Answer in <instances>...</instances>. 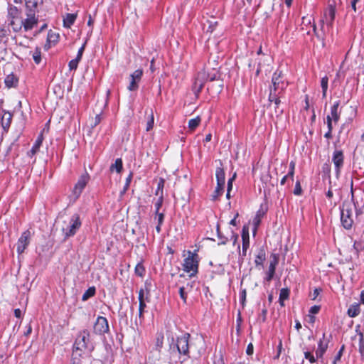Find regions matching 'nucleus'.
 <instances>
[{
    "mask_svg": "<svg viewBox=\"0 0 364 364\" xmlns=\"http://www.w3.org/2000/svg\"><path fill=\"white\" fill-rule=\"evenodd\" d=\"M56 223L58 224L60 223L65 238L73 235L81 224L77 215L71 218L64 215L60 216L58 218Z\"/></svg>",
    "mask_w": 364,
    "mask_h": 364,
    "instance_id": "f257e3e1",
    "label": "nucleus"
},
{
    "mask_svg": "<svg viewBox=\"0 0 364 364\" xmlns=\"http://www.w3.org/2000/svg\"><path fill=\"white\" fill-rule=\"evenodd\" d=\"M288 86V82L284 79L282 73L277 70L272 77V85L269 87L270 97L275 95H282Z\"/></svg>",
    "mask_w": 364,
    "mask_h": 364,
    "instance_id": "f03ea898",
    "label": "nucleus"
},
{
    "mask_svg": "<svg viewBox=\"0 0 364 364\" xmlns=\"http://www.w3.org/2000/svg\"><path fill=\"white\" fill-rule=\"evenodd\" d=\"M198 255L196 252L188 251L187 256L183 260V269L189 274L190 277H193L198 273Z\"/></svg>",
    "mask_w": 364,
    "mask_h": 364,
    "instance_id": "7ed1b4c3",
    "label": "nucleus"
},
{
    "mask_svg": "<svg viewBox=\"0 0 364 364\" xmlns=\"http://www.w3.org/2000/svg\"><path fill=\"white\" fill-rule=\"evenodd\" d=\"M90 343V333L88 331H84L80 333L76 338L74 343L73 355L81 356L82 353L87 348V345Z\"/></svg>",
    "mask_w": 364,
    "mask_h": 364,
    "instance_id": "20e7f679",
    "label": "nucleus"
},
{
    "mask_svg": "<svg viewBox=\"0 0 364 364\" xmlns=\"http://www.w3.org/2000/svg\"><path fill=\"white\" fill-rule=\"evenodd\" d=\"M89 181L90 176L88 173H85V174H82L80 177L77 183L75 185L71 194L69 196L70 201H76V200L80 197L82 190L85 188Z\"/></svg>",
    "mask_w": 364,
    "mask_h": 364,
    "instance_id": "39448f33",
    "label": "nucleus"
},
{
    "mask_svg": "<svg viewBox=\"0 0 364 364\" xmlns=\"http://www.w3.org/2000/svg\"><path fill=\"white\" fill-rule=\"evenodd\" d=\"M341 221L344 228L350 229L353 223L352 211L348 208L343 207L341 210Z\"/></svg>",
    "mask_w": 364,
    "mask_h": 364,
    "instance_id": "423d86ee",
    "label": "nucleus"
},
{
    "mask_svg": "<svg viewBox=\"0 0 364 364\" xmlns=\"http://www.w3.org/2000/svg\"><path fill=\"white\" fill-rule=\"evenodd\" d=\"M31 232L29 230L24 231L19 237L16 246L18 255L22 254L27 248L30 243Z\"/></svg>",
    "mask_w": 364,
    "mask_h": 364,
    "instance_id": "0eeeda50",
    "label": "nucleus"
},
{
    "mask_svg": "<svg viewBox=\"0 0 364 364\" xmlns=\"http://www.w3.org/2000/svg\"><path fill=\"white\" fill-rule=\"evenodd\" d=\"M36 14L32 11H26V18L23 19V26L25 31H30L37 26L38 20L36 17Z\"/></svg>",
    "mask_w": 364,
    "mask_h": 364,
    "instance_id": "6e6552de",
    "label": "nucleus"
},
{
    "mask_svg": "<svg viewBox=\"0 0 364 364\" xmlns=\"http://www.w3.org/2000/svg\"><path fill=\"white\" fill-rule=\"evenodd\" d=\"M190 335L186 333L178 338L176 342L177 349L181 354L187 355L188 353V339Z\"/></svg>",
    "mask_w": 364,
    "mask_h": 364,
    "instance_id": "1a4fd4ad",
    "label": "nucleus"
},
{
    "mask_svg": "<svg viewBox=\"0 0 364 364\" xmlns=\"http://www.w3.org/2000/svg\"><path fill=\"white\" fill-rule=\"evenodd\" d=\"M301 26V30L305 31L306 34H310L311 28H312L314 33L316 32V27L314 23V18L311 15L302 17Z\"/></svg>",
    "mask_w": 364,
    "mask_h": 364,
    "instance_id": "9d476101",
    "label": "nucleus"
},
{
    "mask_svg": "<svg viewBox=\"0 0 364 364\" xmlns=\"http://www.w3.org/2000/svg\"><path fill=\"white\" fill-rule=\"evenodd\" d=\"M94 330L95 333L102 334L109 331V325L106 318L103 316H98L95 325Z\"/></svg>",
    "mask_w": 364,
    "mask_h": 364,
    "instance_id": "9b49d317",
    "label": "nucleus"
},
{
    "mask_svg": "<svg viewBox=\"0 0 364 364\" xmlns=\"http://www.w3.org/2000/svg\"><path fill=\"white\" fill-rule=\"evenodd\" d=\"M204 73H198L195 79L193 85V91L196 95H198L204 86Z\"/></svg>",
    "mask_w": 364,
    "mask_h": 364,
    "instance_id": "f8f14e48",
    "label": "nucleus"
},
{
    "mask_svg": "<svg viewBox=\"0 0 364 364\" xmlns=\"http://www.w3.org/2000/svg\"><path fill=\"white\" fill-rule=\"evenodd\" d=\"M332 161L334 164V166L336 169L337 173H339L340 168L343 165V152L340 150L334 151L333 154Z\"/></svg>",
    "mask_w": 364,
    "mask_h": 364,
    "instance_id": "ddd939ff",
    "label": "nucleus"
},
{
    "mask_svg": "<svg viewBox=\"0 0 364 364\" xmlns=\"http://www.w3.org/2000/svg\"><path fill=\"white\" fill-rule=\"evenodd\" d=\"M294 169H295V163H294V161H291L289 164V168L288 173L281 180V182H280L281 185H284L287 182L293 181Z\"/></svg>",
    "mask_w": 364,
    "mask_h": 364,
    "instance_id": "4468645a",
    "label": "nucleus"
},
{
    "mask_svg": "<svg viewBox=\"0 0 364 364\" xmlns=\"http://www.w3.org/2000/svg\"><path fill=\"white\" fill-rule=\"evenodd\" d=\"M26 11L36 13L38 6L43 4V0H24Z\"/></svg>",
    "mask_w": 364,
    "mask_h": 364,
    "instance_id": "2eb2a0df",
    "label": "nucleus"
},
{
    "mask_svg": "<svg viewBox=\"0 0 364 364\" xmlns=\"http://www.w3.org/2000/svg\"><path fill=\"white\" fill-rule=\"evenodd\" d=\"M9 25L14 32H19L23 28V19L21 18V16L16 17V18H11L9 19Z\"/></svg>",
    "mask_w": 364,
    "mask_h": 364,
    "instance_id": "dca6fc26",
    "label": "nucleus"
},
{
    "mask_svg": "<svg viewBox=\"0 0 364 364\" xmlns=\"http://www.w3.org/2000/svg\"><path fill=\"white\" fill-rule=\"evenodd\" d=\"M7 11L9 20L11 18H16V17L20 16L21 14V11L20 9L11 4H8Z\"/></svg>",
    "mask_w": 364,
    "mask_h": 364,
    "instance_id": "f3484780",
    "label": "nucleus"
},
{
    "mask_svg": "<svg viewBox=\"0 0 364 364\" xmlns=\"http://www.w3.org/2000/svg\"><path fill=\"white\" fill-rule=\"evenodd\" d=\"M43 140V135L40 134L38 136L37 139L36 140L35 144L33 146L32 149L28 152V155L30 157L33 156L38 151V150L42 144Z\"/></svg>",
    "mask_w": 364,
    "mask_h": 364,
    "instance_id": "a211bd4d",
    "label": "nucleus"
},
{
    "mask_svg": "<svg viewBox=\"0 0 364 364\" xmlns=\"http://www.w3.org/2000/svg\"><path fill=\"white\" fill-rule=\"evenodd\" d=\"M277 264V259L274 257V259L270 262L269 266V269H268V272H267V277H266L265 279L267 282H270L272 279V278L274 275Z\"/></svg>",
    "mask_w": 364,
    "mask_h": 364,
    "instance_id": "6ab92c4d",
    "label": "nucleus"
},
{
    "mask_svg": "<svg viewBox=\"0 0 364 364\" xmlns=\"http://www.w3.org/2000/svg\"><path fill=\"white\" fill-rule=\"evenodd\" d=\"M11 119H12V114L10 112H4V114H3L2 118H1V124H2V127L4 130H6L9 128L11 122Z\"/></svg>",
    "mask_w": 364,
    "mask_h": 364,
    "instance_id": "aec40b11",
    "label": "nucleus"
},
{
    "mask_svg": "<svg viewBox=\"0 0 364 364\" xmlns=\"http://www.w3.org/2000/svg\"><path fill=\"white\" fill-rule=\"evenodd\" d=\"M340 105L339 101L334 102L331 109V117L333 118L334 122H337L339 119L340 114L338 112V107Z\"/></svg>",
    "mask_w": 364,
    "mask_h": 364,
    "instance_id": "412c9836",
    "label": "nucleus"
},
{
    "mask_svg": "<svg viewBox=\"0 0 364 364\" xmlns=\"http://www.w3.org/2000/svg\"><path fill=\"white\" fill-rule=\"evenodd\" d=\"M4 82L6 87H14L18 84V78L14 74H10L6 77Z\"/></svg>",
    "mask_w": 364,
    "mask_h": 364,
    "instance_id": "4be33fe9",
    "label": "nucleus"
},
{
    "mask_svg": "<svg viewBox=\"0 0 364 364\" xmlns=\"http://www.w3.org/2000/svg\"><path fill=\"white\" fill-rule=\"evenodd\" d=\"M76 15L74 14H67L63 18V25L65 27L70 28L75 22Z\"/></svg>",
    "mask_w": 364,
    "mask_h": 364,
    "instance_id": "5701e85b",
    "label": "nucleus"
},
{
    "mask_svg": "<svg viewBox=\"0 0 364 364\" xmlns=\"http://www.w3.org/2000/svg\"><path fill=\"white\" fill-rule=\"evenodd\" d=\"M216 178L217 183H218L219 186H225V172L223 168H218L216 169Z\"/></svg>",
    "mask_w": 364,
    "mask_h": 364,
    "instance_id": "b1692460",
    "label": "nucleus"
},
{
    "mask_svg": "<svg viewBox=\"0 0 364 364\" xmlns=\"http://www.w3.org/2000/svg\"><path fill=\"white\" fill-rule=\"evenodd\" d=\"M242 246L246 245L250 246L249 228L247 225L243 226L242 231Z\"/></svg>",
    "mask_w": 364,
    "mask_h": 364,
    "instance_id": "393cba45",
    "label": "nucleus"
},
{
    "mask_svg": "<svg viewBox=\"0 0 364 364\" xmlns=\"http://www.w3.org/2000/svg\"><path fill=\"white\" fill-rule=\"evenodd\" d=\"M164 336L162 333L156 335L154 342V346L152 349L161 350L163 347Z\"/></svg>",
    "mask_w": 364,
    "mask_h": 364,
    "instance_id": "a878e982",
    "label": "nucleus"
},
{
    "mask_svg": "<svg viewBox=\"0 0 364 364\" xmlns=\"http://www.w3.org/2000/svg\"><path fill=\"white\" fill-rule=\"evenodd\" d=\"M327 349V344L324 343L321 339L318 343V348L316 351V355L318 358H321Z\"/></svg>",
    "mask_w": 364,
    "mask_h": 364,
    "instance_id": "bb28decb",
    "label": "nucleus"
},
{
    "mask_svg": "<svg viewBox=\"0 0 364 364\" xmlns=\"http://www.w3.org/2000/svg\"><path fill=\"white\" fill-rule=\"evenodd\" d=\"M358 351L362 359H364V336L362 332L358 333Z\"/></svg>",
    "mask_w": 364,
    "mask_h": 364,
    "instance_id": "cd10ccee",
    "label": "nucleus"
},
{
    "mask_svg": "<svg viewBox=\"0 0 364 364\" xmlns=\"http://www.w3.org/2000/svg\"><path fill=\"white\" fill-rule=\"evenodd\" d=\"M201 122V119L199 116L193 118V119H191L189 121H188V129L193 132L194 131L196 127L200 124Z\"/></svg>",
    "mask_w": 364,
    "mask_h": 364,
    "instance_id": "c85d7f7f",
    "label": "nucleus"
},
{
    "mask_svg": "<svg viewBox=\"0 0 364 364\" xmlns=\"http://www.w3.org/2000/svg\"><path fill=\"white\" fill-rule=\"evenodd\" d=\"M262 215H263V214L260 211H258L256 215L255 216V218H253L252 223H253V225H254V229H253L254 234L257 231V230L261 223Z\"/></svg>",
    "mask_w": 364,
    "mask_h": 364,
    "instance_id": "c756f323",
    "label": "nucleus"
},
{
    "mask_svg": "<svg viewBox=\"0 0 364 364\" xmlns=\"http://www.w3.org/2000/svg\"><path fill=\"white\" fill-rule=\"evenodd\" d=\"M325 17L326 18V21H328L330 23H331L333 21L335 18V9L332 6H331L326 11Z\"/></svg>",
    "mask_w": 364,
    "mask_h": 364,
    "instance_id": "7c9ffc66",
    "label": "nucleus"
},
{
    "mask_svg": "<svg viewBox=\"0 0 364 364\" xmlns=\"http://www.w3.org/2000/svg\"><path fill=\"white\" fill-rule=\"evenodd\" d=\"M161 358V350L152 349L150 351L149 359L152 362L155 363L159 360Z\"/></svg>",
    "mask_w": 364,
    "mask_h": 364,
    "instance_id": "2f4dec72",
    "label": "nucleus"
},
{
    "mask_svg": "<svg viewBox=\"0 0 364 364\" xmlns=\"http://www.w3.org/2000/svg\"><path fill=\"white\" fill-rule=\"evenodd\" d=\"M328 77L327 76L323 77L321 80V86L322 88L323 97H326V92L328 90Z\"/></svg>",
    "mask_w": 364,
    "mask_h": 364,
    "instance_id": "473e14b6",
    "label": "nucleus"
},
{
    "mask_svg": "<svg viewBox=\"0 0 364 364\" xmlns=\"http://www.w3.org/2000/svg\"><path fill=\"white\" fill-rule=\"evenodd\" d=\"M111 171L115 170L117 173H120L122 169V161L121 159H117L114 164L110 167Z\"/></svg>",
    "mask_w": 364,
    "mask_h": 364,
    "instance_id": "72a5a7b5",
    "label": "nucleus"
},
{
    "mask_svg": "<svg viewBox=\"0 0 364 364\" xmlns=\"http://www.w3.org/2000/svg\"><path fill=\"white\" fill-rule=\"evenodd\" d=\"M264 260H265V253L263 251H260L255 258V263L256 266H261V265H262Z\"/></svg>",
    "mask_w": 364,
    "mask_h": 364,
    "instance_id": "f704fd0d",
    "label": "nucleus"
},
{
    "mask_svg": "<svg viewBox=\"0 0 364 364\" xmlns=\"http://www.w3.org/2000/svg\"><path fill=\"white\" fill-rule=\"evenodd\" d=\"M188 285H186L184 287H181L179 288V294L181 299L183 301L184 303L186 302V298L188 294Z\"/></svg>",
    "mask_w": 364,
    "mask_h": 364,
    "instance_id": "c9c22d12",
    "label": "nucleus"
},
{
    "mask_svg": "<svg viewBox=\"0 0 364 364\" xmlns=\"http://www.w3.org/2000/svg\"><path fill=\"white\" fill-rule=\"evenodd\" d=\"M33 58L36 64H39L41 61V48H36L33 53Z\"/></svg>",
    "mask_w": 364,
    "mask_h": 364,
    "instance_id": "e433bc0d",
    "label": "nucleus"
},
{
    "mask_svg": "<svg viewBox=\"0 0 364 364\" xmlns=\"http://www.w3.org/2000/svg\"><path fill=\"white\" fill-rule=\"evenodd\" d=\"M154 220L157 221L159 225H162L164 220V213L155 211Z\"/></svg>",
    "mask_w": 364,
    "mask_h": 364,
    "instance_id": "4c0bfd02",
    "label": "nucleus"
},
{
    "mask_svg": "<svg viewBox=\"0 0 364 364\" xmlns=\"http://www.w3.org/2000/svg\"><path fill=\"white\" fill-rule=\"evenodd\" d=\"M143 75V70L141 69L136 70L132 74L130 75V78H134V80H137L140 81Z\"/></svg>",
    "mask_w": 364,
    "mask_h": 364,
    "instance_id": "58836bf2",
    "label": "nucleus"
},
{
    "mask_svg": "<svg viewBox=\"0 0 364 364\" xmlns=\"http://www.w3.org/2000/svg\"><path fill=\"white\" fill-rule=\"evenodd\" d=\"M139 81L137 80H134V78H130V82L128 86V90L130 91H134L138 89V83Z\"/></svg>",
    "mask_w": 364,
    "mask_h": 364,
    "instance_id": "ea45409f",
    "label": "nucleus"
},
{
    "mask_svg": "<svg viewBox=\"0 0 364 364\" xmlns=\"http://www.w3.org/2000/svg\"><path fill=\"white\" fill-rule=\"evenodd\" d=\"M146 302L149 301L148 296L145 295V291L143 289H141L139 291V302Z\"/></svg>",
    "mask_w": 364,
    "mask_h": 364,
    "instance_id": "a19ab883",
    "label": "nucleus"
},
{
    "mask_svg": "<svg viewBox=\"0 0 364 364\" xmlns=\"http://www.w3.org/2000/svg\"><path fill=\"white\" fill-rule=\"evenodd\" d=\"M145 269L141 264H137L135 267V273L139 277H142L144 274Z\"/></svg>",
    "mask_w": 364,
    "mask_h": 364,
    "instance_id": "79ce46f5",
    "label": "nucleus"
},
{
    "mask_svg": "<svg viewBox=\"0 0 364 364\" xmlns=\"http://www.w3.org/2000/svg\"><path fill=\"white\" fill-rule=\"evenodd\" d=\"M289 291L287 289H282L279 293V300L285 301L288 299Z\"/></svg>",
    "mask_w": 364,
    "mask_h": 364,
    "instance_id": "37998d69",
    "label": "nucleus"
},
{
    "mask_svg": "<svg viewBox=\"0 0 364 364\" xmlns=\"http://www.w3.org/2000/svg\"><path fill=\"white\" fill-rule=\"evenodd\" d=\"M154 123V114H153V113H151V114L149 117V119L147 121V123H146V130L147 132L150 131L153 128Z\"/></svg>",
    "mask_w": 364,
    "mask_h": 364,
    "instance_id": "c03bdc74",
    "label": "nucleus"
},
{
    "mask_svg": "<svg viewBox=\"0 0 364 364\" xmlns=\"http://www.w3.org/2000/svg\"><path fill=\"white\" fill-rule=\"evenodd\" d=\"M282 95H275L274 97H270V94L269 95V101L274 102L275 104V109L279 108V105L280 104V97Z\"/></svg>",
    "mask_w": 364,
    "mask_h": 364,
    "instance_id": "a18cd8bd",
    "label": "nucleus"
},
{
    "mask_svg": "<svg viewBox=\"0 0 364 364\" xmlns=\"http://www.w3.org/2000/svg\"><path fill=\"white\" fill-rule=\"evenodd\" d=\"M163 196L162 194L159 197L157 200L154 203L155 211H159L163 204Z\"/></svg>",
    "mask_w": 364,
    "mask_h": 364,
    "instance_id": "49530a36",
    "label": "nucleus"
},
{
    "mask_svg": "<svg viewBox=\"0 0 364 364\" xmlns=\"http://www.w3.org/2000/svg\"><path fill=\"white\" fill-rule=\"evenodd\" d=\"M146 307V304L144 302H139V317L140 319H142L144 318L143 314L145 308Z\"/></svg>",
    "mask_w": 364,
    "mask_h": 364,
    "instance_id": "de8ad7c7",
    "label": "nucleus"
},
{
    "mask_svg": "<svg viewBox=\"0 0 364 364\" xmlns=\"http://www.w3.org/2000/svg\"><path fill=\"white\" fill-rule=\"evenodd\" d=\"M301 193H302V189L301 187L300 182H299V181H297L295 183L294 194L296 196H299L301 194Z\"/></svg>",
    "mask_w": 364,
    "mask_h": 364,
    "instance_id": "09e8293b",
    "label": "nucleus"
},
{
    "mask_svg": "<svg viewBox=\"0 0 364 364\" xmlns=\"http://www.w3.org/2000/svg\"><path fill=\"white\" fill-rule=\"evenodd\" d=\"M247 291L246 289L241 290L240 293V301L242 306H245L246 301Z\"/></svg>",
    "mask_w": 364,
    "mask_h": 364,
    "instance_id": "8fccbe9b",
    "label": "nucleus"
},
{
    "mask_svg": "<svg viewBox=\"0 0 364 364\" xmlns=\"http://www.w3.org/2000/svg\"><path fill=\"white\" fill-rule=\"evenodd\" d=\"M343 350H344V346H343L341 349L339 350V351L338 352L337 355L335 356L334 358V360L333 362V364H336L337 362L340 361L341 360V358L342 357V355H343Z\"/></svg>",
    "mask_w": 364,
    "mask_h": 364,
    "instance_id": "3c124183",
    "label": "nucleus"
},
{
    "mask_svg": "<svg viewBox=\"0 0 364 364\" xmlns=\"http://www.w3.org/2000/svg\"><path fill=\"white\" fill-rule=\"evenodd\" d=\"M58 38V34H55V33H53L50 31L48 35V41L49 42H55L57 41Z\"/></svg>",
    "mask_w": 364,
    "mask_h": 364,
    "instance_id": "603ef678",
    "label": "nucleus"
},
{
    "mask_svg": "<svg viewBox=\"0 0 364 364\" xmlns=\"http://www.w3.org/2000/svg\"><path fill=\"white\" fill-rule=\"evenodd\" d=\"M80 60L77 58L75 59H73L72 60L70 61L69 63V68L70 70H75L77 67V64H78V62Z\"/></svg>",
    "mask_w": 364,
    "mask_h": 364,
    "instance_id": "864d4df0",
    "label": "nucleus"
},
{
    "mask_svg": "<svg viewBox=\"0 0 364 364\" xmlns=\"http://www.w3.org/2000/svg\"><path fill=\"white\" fill-rule=\"evenodd\" d=\"M304 357L306 359L309 360L311 363L316 362L314 356L310 352H305Z\"/></svg>",
    "mask_w": 364,
    "mask_h": 364,
    "instance_id": "5fc2aeb1",
    "label": "nucleus"
},
{
    "mask_svg": "<svg viewBox=\"0 0 364 364\" xmlns=\"http://www.w3.org/2000/svg\"><path fill=\"white\" fill-rule=\"evenodd\" d=\"M164 183H165L164 179L161 178L158 182L157 190H156V195L159 194V191H163V188L164 186Z\"/></svg>",
    "mask_w": 364,
    "mask_h": 364,
    "instance_id": "6e6d98bb",
    "label": "nucleus"
},
{
    "mask_svg": "<svg viewBox=\"0 0 364 364\" xmlns=\"http://www.w3.org/2000/svg\"><path fill=\"white\" fill-rule=\"evenodd\" d=\"M358 313H359L358 310L355 308H354V309L350 308L348 311V314L349 316H350V317L356 316L358 314Z\"/></svg>",
    "mask_w": 364,
    "mask_h": 364,
    "instance_id": "4d7b16f0",
    "label": "nucleus"
},
{
    "mask_svg": "<svg viewBox=\"0 0 364 364\" xmlns=\"http://www.w3.org/2000/svg\"><path fill=\"white\" fill-rule=\"evenodd\" d=\"M132 179V173H130L129 175L128 176V177L126 179V183H125V186H124V191H126L127 190L128 187L129 186V184L131 183Z\"/></svg>",
    "mask_w": 364,
    "mask_h": 364,
    "instance_id": "13d9d810",
    "label": "nucleus"
},
{
    "mask_svg": "<svg viewBox=\"0 0 364 364\" xmlns=\"http://www.w3.org/2000/svg\"><path fill=\"white\" fill-rule=\"evenodd\" d=\"M320 310V306H313L310 308L309 309V314H316L318 313Z\"/></svg>",
    "mask_w": 364,
    "mask_h": 364,
    "instance_id": "bf43d9fd",
    "label": "nucleus"
},
{
    "mask_svg": "<svg viewBox=\"0 0 364 364\" xmlns=\"http://www.w3.org/2000/svg\"><path fill=\"white\" fill-rule=\"evenodd\" d=\"M91 297V287H89L82 296V300L86 301Z\"/></svg>",
    "mask_w": 364,
    "mask_h": 364,
    "instance_id": "052dcab7",
    "label": "nucleus"
},
{
    "mask_svg": "<svg viewBox=\"0 0 364 364\" xmlns=\"http://www.w3.org/2000/svg\"><path fill=\"white\" fill-rule=\"evenodd\" d=\"M253 351H254L253 345L252 343H249L247 347V349H246L247 354L248 355H252L253 354Z\"/></svg>",
    "mask_w": 364,
    "mask_h": 364,
    "instance_id": "680f3d73",
    "label": "nucleus"
},
{
    "mask_svg": "<svg viewBox=\"0 0 364 364\" xmlns=\"http://www.w3.org/2000/svg\"><path fill=\"white\" fill-rule=\"evenodd\" d=\"M353 248L358 252L363 249V245L360 242H355L353 244Z\"/></svg>",
    "mask_w": 364,
    "mask_h": 364,
    "instance_id": "e2e57ef3",
    "label": "nucleus"
},
{
    "mask_svg": "<svg viewBox=\"0 0 364 364\" xmlns=\"http://www.w3.org/2000/svg\"><path fill=\"white\" fill-rule=\"evenodd\" d=\"M248 247H247L246 245L242 246V252H240V256L242 258V259H243V257L246 256V253H247V250Z\"/></svg>",
    "mask_w": 364,
    "mask_h": 364,
    "instance_id": "0e129e2a",
    "label": "nucleus"
},
{
    "mask_svg": "<svg viewBox=\"0 0 364 364\" xmlns=\"http://www.w3.org/2000/svg\"><path fill=\"white\" fill-rule=\"evenodd\" d=\"M235 176H236V174L235 173L233 175V176L228 180V189H229V191H231V189L232 188V181L235 179Z\"/></svg>",
    "mask_w": 364,
    "mask_h": 364,
    "instance_id": "69168bd1",
    "label": "nucleus"
},
{
    "mask_svg": "<svg viewBox=\"0 0 364 364\" xmlns=\"http://www.w3.org/2000/svg\"><path fill=\"white\" fill-rule=\"evenodd\" d=\"M84 49H85V45H82V46L78 50L77 55L76 58L78 59L79 60H80V58L82 57Z\"/></svg>",
    "mask_w": 364,
    "mask_h": 364,
    "instance_id": "338daca9",
    "label": "nucleus"
},
{
    "mask_svg": "<svg viewBox=\"0 0 364 364\" xmlns=\"http://www.w3.org/2000/svg\"><path fill=\"white\" fill-rule=\"evenodd\" d=\"M223 188H224V186H219L218 183H217V187H216V189H215V193L217 195L221 194Z\"/></svg>",
    "mask_w": 364,
    "mask_h": 364,
    "instance_id": "774afa93",
    "label": "nucleus"
}]
</instances>
